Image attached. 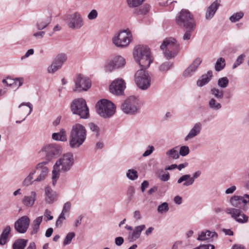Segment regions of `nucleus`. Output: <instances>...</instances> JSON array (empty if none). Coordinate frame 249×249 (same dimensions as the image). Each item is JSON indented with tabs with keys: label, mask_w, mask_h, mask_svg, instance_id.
Masks as SVG:
<instances>
[{
	"label": "nucleus",
	"mask_w": 249,
	"mask_h": 249,
	"mask_svg": "<svg viewBox=\"0 0 249 249\" xmlns=\"http://www.w3.org/2000/svg\"><path fill=\"white\" fill-rule=\"evenodd\" d=\"M114 63V65L117 69H119L124 67L125 64V60L124 58L120 55L116 56L111 58Z\"/></svg>",
	"instance_id": "34"
},
{
	"label": "nucleus",
	"mask_w": 249,
	"mask_h": 249,
	"mask_svg": "<svg viewBox=\"0 0 249 249\" xmlns=\"http://www.w3.org/2000/svg\"><path fill=\"white\" fill-rule=\"evenodd\" d=\"M186 32L184 34L183 39L184 40H189L191 37V32L193 31L194 30H189V29H185Z\"/></svg>",
	"instance_id": "55"
},
{
	"label": "nucleus",
	"mask_w": 249,
	"mask_h": 249,
	"mask_svg": "<svg viewBox=\"0 0 249 249\" xmlns=\"http://www.w3.org/2000/svg\"><path fill=\"white\" fill-rule=\"evenodd\" d=\"M169 210L168 204L167 202H163L158 206V211L159 213H166Z\"/></svg>",
	"instance_id": "50"
},
{
	"label": "nucleus",
	"mask_w": 249,
	"mask_h": 249,
	"mask_svg": "<svg viewBox=\"0 0 249 249\" xmlns=\"http://www.w3.org/2000/svg\"><path fill=\"white\" fill-rule=\"evenodd\" d=\"M96 109L97 113L104 118L111 117L116 111L114 104L107 99H102L98 101L96 105Z\"/></svg>",
	"instance_id": "6"
},
{
	"label": "nucleus",
	"mask_w": 249,
	"mask_h": 249,
	"mask_svg": "<svg viewBox=\"0 0 249 249\" xmlns=\"http://www.w3.org/2000/svg\"><path fill=\"white\" fill-rule=\"evenodd\" d=\"M74 158L71 153L64 154L55 162L53 166L52 171V184L55 186L60 173H65L69 172L74 164Z\"/></svg>",
	"instance_id": "1"
},
{
	"label": "nucleus",
	"mask_w": 249,
	"mask_h": 249,
	"mask_svg": "<svg viewBox=\"0 0 249 249\" xmlns=\"http://www.w3.org/2000/svg\"><path fill=\"white\" fill-rule=\"evenodd\" d=\"M48 163V161H43L36 165V169L40 171V173L35 179V182L42 181L46 178L49 173V168L45 165Z\"/></svg>",
	"instance_id": "19"
},
{
	"label": "nucleus",
	"mask_w": 249,
	"mask_h": 249,
	"mask_svg": "<svg viewBox=\"0 0 249 249\" xmlns=\"http://www.w3.org/2000/svg\"><path fill=\"white\" fill-rule=\"evenodd\" d=\"M45 200L48 203H52L57 199V194L50 187L45 188Z\"/></svg>",
	"instance_id": "26"
},
{
	"label": "nucleus",
	"mask_w": 249,
	"mask_h": 249,
	"mask_svg": "<svg viewBox=\"0 0 249 249\" xmlns=\"http://www.w3.org/2000/svg\"><path fill=\"white\" fill-rule=\"evenodd\" d=\"M36 170H32L29 175L24 179L22 182V185L24 186H28L32 184L35 181L33 180V176L36 173Z\"/></svg>",
	"instance_id": "39"
},
{
	"label": "nucleus",
	"mask_w": 249,
	"mask_h": 249,
	"mask_svg": "<svg viewBox=\"0 0 249 249\" xmlns=\"http://www.w3.org/2000/svg\"><path fill=\"white\" fill-rule=\"evenodd\" d=\"M202 59L197 57L195 59L189 66L184 71L183 75L185 77H190L196 71L197 69L202 62Z\"/></svg>",
	"instance_id": "21"
},
{
	"label": "nucleus",
	"mask_w": 249,
	"mask_h": 249,
	"mask_svg": "<svg viewBox=\"0 0 249 249\" xmlns=\"http://www.w3.org/2000/svg\"><path fill=\"white\" fill-rule=\"evenodd\" d=\"M87 135V130L84 125L79 123L73 125L70 133V147L72 148H79L85 142Z\"/></svg>",
	"instance_id": "2"
},
{
	"label": "nucleus",
	"mask_w": 249,
	"mask_h": 249,
	"mask_svg": "<svg viewBox=\"0 0 249 249\" xmlns=\"http://www.w3.org/2000/svg\"><path fill=\"white\" fill-rule=\"evenodd\" d=\"M28 240L24 239H19L13 244V249H24L26 246Z\"/></svg>",
	"instance_id": "36"
},
{
	"label": "nucleus",
	"mask_w": 249,
	"mask_h": 249,
	"mask_svg": "<svg viewBox=\"0 0 249 249\" xmlns=\"http://www.w3.org/2000/svg\"><path fill=\"white\" fill-rule=\"evenodd\" d=\"M141 105V102L137 97L131 96L124 101L121 109L125 113L133 114L140 108Z\"/></svg>",
	"instance_id": "10"
},
{
	"label": "nucleus",
	"mask_w": 249,
	"mask_h": 249,
	"mask_svg": "<svg viewBox=\"0 0 249 249\" xmlns=\"http://www.w3.org/2000/svg\"><path fill=\"white\" fill-rule=\"evenodd\" d=\"M245 57L246 55L244 54H241L240 55H239L237 57V59H236L235 62L233 64L232 69H235L238 66L242 64L244 61Z\"/></svg>",
	"instance_id": "46"
},
{
	"label": "nucleus",
	"mask_w": 249,
	"mask_h": 249,
	"mask_svg": "<svg viewBox=\"0 0 249 249\" xmlns=\"http://www.w3.org/2000/svg\"><path fill=\"white\" fill-rule=\"evenodd\" d=\"M84 25V20L82 15L79 12H75L70 15L68 25L72 29H79Z\"/></svg>",
	"instance_id": "14"
},
{
	"label": "nucleus",
	"mask_w": 249,
	"mask_h": 249,
	"mask_svg": "<svg viewBox=\"0 0 249 249\" xmlns=\"http://www.w3.org/2000/svg\"><path fill=\"white\" fill-rule=\"evenodd\" d=\"M217 237V234L215 231H202L198 235L197 239L199 241H206Z\"/></svg>",
	"instance_id": "27"
},
{
	"label": "nucleus",
	"mask_w": 249,
	"mask_h": 249,
	"mask_svg": "<svg viewBox=\"0 0 249 249\" xmlns=\"http://www.w3.org/2000/svg\"><path fill=\"white\" fill-rule=\"evenodd\" d=\"M114 63L111 59L107 60L104 65V69L106 72H111L117 69Z\"/></svg>",
	"instance_id": "42"
},
{
	"label": "nucleus",
	"mask_w": 249,
	"mask_h": 249,
	"mask_svg": "<svg viewBox=\"0 0 249 249\" xmlns=\"http://www.w3.org/2000/svg\"><path fill=\"white\" fill-rule=\"evenodd\" d=\"M125 88V83L122 79L114 80L110 85V91L113 94L120 95L123 94Z\"/></svg>",
	"instance_id": "15"
},
{
	"label": "nucleus",
	"mask_w": 249,
	"mask_h": 249,
	"mask_svg": "<svg viewBox=\"0 0 249 249\" xmlns=\"http://www.w3.org/2000/svg\"><path fill=\"white\" fill-rule=\"evenodd\" d=\"M182 242L181 241H177L173 244L172 249H178L179 246L182 245Z\"/></svg>",
	"instance_id": "64"
},
{
	"label": "nucleus",
	"mask_w": 249,
	"mask_h": 249,
	"mask_svg": "<svg viewBox=\"0 0 249 249\" xmlns=\"http://www.w3.org/2000/svg\"><path fill=\"white\" fill-rule=\"evenodd\" d=\"M166 155L169 159L174 160H177L179 157V155L177 150V147H174L167 151L166 152Z\"/></svg>",
	"instance_id": "38"
},
{
	"label": "nucleus",
	"mask_w": 249,
	"mask_h": 249,
	"mask_svg": "<svg viewBox=\"0 0 249 249\" xmlns=\"http://www.w3.org/2000/svg\"><path fill=\"white\" fill-rule=\"evenodd\" d=\"M134 81L137 86L142 90L147 89L151 85V78L142 68L136 72Z\"/></svg>",
	"instance_id": "11"
},
{
	"label": "nucleus",
	"mask_w": 249,
	"mask_h": 249,
	"mask_svg": "<svg viewBox=\"0 0 249 249\" xmlns=\"http://www.w3.org/2000/svg\"><path fill=\"white\" fill-rule=\"evenodd\" d=\"M133 56L137 63L142 69L148 68L152 62L150 50L146 46H136L133 50Z\"/></svg>",
	"instance_id": "3"
},
{
	"label": "nucleus",
	"mask_w": 249,
	"mask_h": 249,
	"mask_svg": "<svg viewBox=\"0 0 249 249\" xmlns=\"http://www.w3.org/2000/svg\"><path fill=\"white\" fill-rule=\"evenodd\" d=\"M176 21L178 25L185 29L195 30L196 26L193 16L188 10H181L177 15Z\"/></svg>",
	"instance_id": "5"
},
{
	"label": "nucleus",
	"mask_w": 249,
	"mask_h": 249,
	"mask_svg": "<svg viewBox=\"0 0 249 249\" xmlns=\"http://www.w3.org/2000/svg\"><path fill=\"white\" fill-rule=\"evenodd\" d=\"M135 190L133 187L130 186L128 188L127 195L129 197H132L135 194Z\"/></svg>",
	"instance_id": "58"
},
{
	"label": "nucleus",
	"mask_w": 249,
	"mask_h": 249,
	"mask_svg": "<svg viewBox=\"0 0 249 249\" xmlns=\"http://www.w3.org/2000/svg\"><path fill=\"white\" fill-rule=\"evenodd\" d=\"M124 242V238L122 237H117L115 239V243L117 246L122 245Z\"/></svg>",
	"instance_id": "59"
},
{
	"label": "nucleus",
	"mask_w": 249,
	"mask_h": 249,
	"mask_svg": "<svg viewBox=\"0 0 249 249\" xmlns=\"http://www.w3.org/2000/svg\"><path fill=\"white\" fill-rule=\"evenodd\" d=\"M226 213L230 214L232 218H237L240 216H241L242 218H248L238 209L228 208L226 210Z\"/></svg>",
	"instance_id": "32"
},
{
	"label": "nucleus",
	"mask_w": 249,
	"mask_h": 249,
	"mask_svg": "<svg viewBox=\"0 0 249 249\" xmlns=\"http://www.w3.org/2000/svg\"><path fill=\"white\" fill-rule=\"evenodd\" d=\"M219 6L218 2L215 1L208 7L205 14V18L207 20L211 19L213 18Z\"/></svg>",
	"instance_id": "25"
},
{
	"label": "nucleus",
	"mask_w": 249,
	"mask_h": 249,
	"mask_svg": "<svg viewBox=\"0 0 249 249\" xmlns=\"http://www.w3.org/2000/svg\"><path fill=\"white\" fill-rule=\"evenodd\" d=\"M132 39L131 32L126 29L115 34L112 38V42L116 47L123 49L127 47Z\"/></svg>",
	"instance_id": "4"
},
{
	"label": "nucleus",
	"mask_w": 249,
	"mask_h": 249,
	"mask_svg": "<svg viewBox=\"0 0 249 249\" xmlns=\"http://www.w3.org/2000/svg\"><path fill=\"white\" fill-rule=\"evenodd\" d=\"M89 127L90 129V130L92 132H94L96 136L98 137L99 136V132L100 131V128L99 126L96 125V124L93 123H90L89 124Z\"/></svg>",
	"instance_id": "48"
},
{
	"label": "nucleus",
	"mask_w": 249,
	"mask_h": 249,
	"mask_svg": "<svg viewBox=\"0 0 249 249\" xmlns=\"http://www.w3.org/2000/svg\"><path fill=\"white\" fill-rule=\"evenodd\" d=\"M201 130V123L200 122L196 123L194 124L193 127L190 129L188 134L185 137V141H188L194 139L200 133Z\"/></svg>",
	"instance_id": "22"
},
{
	"label": "nucleus",
	"mask_w": 249,
	"mask_h": 249,
	"mask_svg": "<svg viewBox=\"0 0 249 249\" xmlns=\"http://www.w3.org/2000/svg\"><path fill=\"white\" fill-rule=\"evenodd\" d=\"M71 204L70 202H66L63 207L61 213L58 218H65L70 216Z\"/></svg>",
	"instance_id": "33"
},
{
	"label": "nucleus",
	"mask_w": 249,
	"mask_h": 249,
	"mask_svg": "<svg viewBox=\"0 0 249 249\" xmlns=\"http://www.w3.org/2000/svg\"><path fill=\"white\" fill-rule=\"evenodd\" d=\"M230 204L233 207L242 208L247 204H249V195L245 194L243 196L234 195L230 199Z\"/></svg>",
	"instance_id": "16"
},
{
	"label": "nucleus",
	"mask_w": 249,
	"mask_h": 249,
	"mask_svg": "<svg viewBox=\"0 0 249 249\" xmlns=\"http://www.w3.org/2000/svg\"><path fill=\"white\" fill-rule=\"evenodd\" d=\"M52 20V14L48 13L46 14L42 15L37 19L36 27L38 30H42L46 28L51 22Z\"/></svg>",
	"instance_id": "17"
},
{
	"label": "nucleus",
	"mask_w": 249,
	"mask_h": 249,
	"mask_svg": "<svg viewBox=\"0 0 249 249\" xmlns=\"http://www.w3.org/2000/svg\"><path fill=\"white\" fill-rule=\"evenodd\" d=\"M174 201L176 204L178 205H180L182 203V198L181 196H177L174 197Z\"/></svg>",
	"instance_id": "63"
},
{
	"label": "nucleus",
	"mask_w": 249,
	"mask_h": 249,
	"mask_svg": "<svg viewBox=\"0 0 249 249\" xmlns=\"http://www.w3.org/2000/svg\"><path fill=\"white\" fill-rule=\"evenodd\" d=\"M62 151L63 149L61 146L56 144L51 143L44 145L38 153L45 155V161L49 162L61 155Z\"/></svg>",
	"instance_id": "8"
},
{
	"label": "nucleus",
	"mask_w": 249,
	"mask_h": 249,
	"mask_svg": "<svg viewBox=\"0 0 249 249\" xmlns=\"http://www.w3.org/2000/svg\"><path fill=\"white\" fill-rule=\"evenodd\" d=\"M11 229L10 226H6L3 230L0 235V245L3 246L8 241L9 235L11 232Z\"/></svg>",
	"instance_id": "30"
},
{
	"label": "nucleus",
	"mask_w": 249,
	"mask_h": 249,
	"mask_svg": "<svg viewBox=\"0 0 249 249\" xmlns=\"http://www.w3.org/2000/svg\"><path fill=\"white\" fill-rule=\"evenodd\" d=\"M71 110L74 114L81 118L87 119L89 116V110L85 100L78 98L74 100L71 104Z\"/></svg>",
	"instance_id": "9"
},
{
	"label": "nucleus",
	"mask_w": 249,
	"mask_h": 249,
	"mask_svg": "<svg viewBox=\"0 0 249 249\" xmlns=\"http://www.w3.org/2000/svg\"><path fill=\"white\" fill-rule=\"evenodd\" d=\"M126 176L127 178L131 180H134L138 178V172L133 169H128L126 172Z\"/></svg>",
	"instance_id": "43"
},
{
	"label": "nucleus",
	"mask_w": 249,
	"mask_h": 249,
	"mask_svg": "<svg viewBox=\"0 0 249 249\" xmlns=\"http://www.w3.org/2000/svg\"><path fill=\"white\" fill-rule=\"evenodd\" d=\"M74 82L75 87L73 90L75 91H87L91 86L89 78L82 74H79L75 77Z\"/></svg>",
	"instance_id": "12"
},
{
	"label": "nucleus",
	"mask_w": 249,
	"mask_h": 249,
	"mask_svg": "<svg viewBox=\"0 0 249 249\" xmlns=\"http://www.w3.org/2000/svg\"><path fill=\"white\" fill-rule=\"evenodd\" d=\"M149 185V182L147 180H144L141 184V191L142 192H144L145 189L148 187Z\"/></svg>",
	"instance_id": "60"
},
{
	"label": "nucleus",
	"mask_w": 249,
	"mask_h": 249,
	"mask_svg": "<svg viewBox=\"0 0 249 249\" xmlns=\"http://www.w3.org/2000/svg\"><path fill=\"white\" fill-rule=\"evenodd\" d=\"M210 93L217 99H222L224 97V91L217 88H213L210 90Z\"/></svg>",
	"instance_id": "37"
},
{
	"label": "nucleus",
	"mask_w": 249,
	"mask_h": 249,
	"mask_svg": "<svg viewBox=\"0 0 249 249\" xmlns=\"http://www.w3.org/2000/svg\"><path fill=\"white\" fill-rule=\"evenodd\" d=\"M30 222V219H18L15 223V229L17 232L24 233L28 229Z\"/></svg>",
	"instance_id": "20"
},
{
	"label": "nucleus",
	"mask_w": 249,
	"mask_h": 249,
	"mask_svg": "<svg viewBox=\"0 0 249 249\" xmlns=\"http://www.w3.org/2000/svg\"><path fill=\"white\" fill-rule=\"evenodd\" d=\"M173 66L172 63L170 62H164L162 63L159 67V70L162 73H165L170 70Z\"/></svg>",
	"instance_id": "41"
},
{
	"label": "nucleus",
	"mask_w": 249,
	"mask_h": 249,
	"mask_svg": "<svg viewBox=\"0 0 249 249\" xmlns=\"http://www.w3.org/2000/svg\"><path fill=\"white\" fill-rule=\"evenodd\" d=\"M226 63L225 59L222 57L219 58L215 65V70L217 71H219L222 70L225 67Z\"/></svg>",
	"instance_id": "40"
},
{
	"label": "nucleus",
	"mask_w": 249,
	"mask_h": 249,
	"mask_svg": "<svg viewBox=\"0 0 249 249\" xmlns=\"http://www.w3.org/2000/svg\"><path fill=\"white\" fill-rule=\"evenodd\" d=\"M236 189V187L235 186H232L231 187L228 188L225 191V193L226 194H232Z\"/></svg>",
	"instance_id": "61"
},
{
	"label": "nucleus",
	"mask_w": 249,
	"mask_h": 249,
	"mask_svg": "<svg viewBox=\"0 0 249 249\" xmlns=\"http://www.w3.org/2000/svg\"><path fill=\"white\" fill-rule=\"evenodd\" d=\"M190 152V149L187 146H182L180 147L179 149V155L184 157L187 156Z\"/></svg>",
	"instance_id": "53"
},
{
	"label": "nucleus",
	"mask_w": 249,
	"mask_h": 249,
	"mask_svg": "<svg viewBox=\"0 0 249 249\" xmlns=\"http://www.w3.org/2000/svg\"><path fill=\"white\" fill-rule=\"evenodd\" d=\"M201 171H197L193 174L192 177L189 174L183 175L178 179V183L180 184L185 181L183 184L184 186L192 185L194 183L195 179L198 178L201 175Z\"/></svg>",
	"instance_id": "18"
},
{
	"label": "nucleus",
	"mask_w": 249,
	"mask_h": 249,
	"mask_svg": "<svg viewBox=\"0 0 249 249\" xmlns=\"http://www.w3.org/2000/svg\"><path fill=\"white\" fill-rule=\"evenodd\" d=\"M154 150H155V148H154V147L153 146H152V145H149L147 147V149L143 153L142 156L144 157H147V156H149L150 155H151L153 152Z\"/></svg>",
	"instance_id": "54"
},
{
	"label": "nucleus",
	"mask_w": 249,
	"mask_h": 249,
	"mask_svg": "<svg viewBox=\"0 0 249 249\" xmlns=\"http://www.w3.org/2000/svg\"><path fill=\"white\" fill-rule=\"evenodd\" d=\"M41 219H36L34 221L33 226V231H32V234H36L37 232L39 225L41 222Z\"/></svg>",
	"instance_id": "51"
},
{
	"label": "nucleus",
	"mask_w": 249,
	"mask_h": 249,
	"mask_svg": "<svg viewBox=\"0 0 249 249\" xmlns=\"http://www.w3.org/2000/svg\"><path fill=\"white\" fill-rule=\"evenodd\" d=\"M160 179L163 181H166L170 178V175L168 172H165L159 177Z\"/></svg>",
	"instance_id": "56"
},
{
	"label": "nucleus",
	"mask_w": 249,
	"mask_h": 249,
	"mask_svg": "<svg viewBox=\"0 0 249 249\" xmlns=\"http://www.w3.org/2000/svg\"><path fill=\"white\" fill-rule=\"evenodd\" d=\"M45 34V33L44 31H39L34 34L33 36L36 38H42L44 36Z\"/></svg>",
	"instance_id": "62"
},
{
	"label": "nucleus",
	"mask_w": 249,
	"mask_h": 249,
	"mask_svg": "<svg viewBox=\"0 0 249 249\" xmlns=\"http://www.w3.org/2000/svg\"><path fill=\"white\" fill-rule=\"evenodd\" d=\"M52 138L55 141L66 142L67 141V136L65 129L61 128L59 132L53 133Z\"/></svg>",
	"instance_id": "29"
},
{
	"label": "nucleus",
	"mask_w": 249,
	"mask_h": 249,
	"mask_svg": "<svg viewBox=\"0 0 249 249\" xmlns=\"http://www.w3.org/2000/svg\"><path fill=\"white\" fill-rule=\"evenodd\" d=\"M37 194L35 191H32L30 196H25L22 199V204L28 208L32 207L36 199Z\"/></svg>",
	"instance_id": "23"
},
{
	"label": "nucleus",
	"mask_w": 249,
	"mask_h": 249,
	"mask_svg": "<svg viewBox=\"0 0 249 249\" xmlns=\"http://www.w3.org/2000/svg\"><path fill=\"white\" fill-rule=\"evenodd\" d=\"M14 81V85L17 86V88L21 86L23 83V79L21 78L15 79Z\"/></svg>",
	"instance_id": "57"
},
{
	"label": "nucleus",
	"mask_w": 249,
	"mask_h": 249,
	"mask_svg": "<svg viewBox=\"0 0 249 249\" xmlns=\"http://www.w3.org/2000/svg\"><path fill=\"white\" fill-rule=\"evenodd\" d=\"M213 77V72L211 71H208L206 74H203L197 81V85L202 87L209 83Z\"/></svg>",
	"instance_id": "31"
},
{
	"label": "nucleus",
	"mask_w": 249,
	"mask_h": 249,
	"mask_svg": "<svg viewBox=\"0 0 249 249\" xmlns=\"http://www.w3.org/2000/svg\"><path fill=\"white\" fill-rule=\"evenodd\" d=\"M244 16V13L242 11L233 14L230 18V20L232 22H235L239 21Z\"/></svg>",
	"instance_id": "45"
},
{
	"label": "nucleus",
	"mask_w": 249,
	"mask_h": 249,
	"mask_svg": "<svg viewBox=\"0 0 249 249\" xmlns=\"http://www.w3.org/2000/svg\"><path fill=\"white\" fill-rule=\"evenodd\" d=\"M209 107L213 110H218L222 107L221 104L214 98H211L208 102Z\"/></svg>",
	"instance_id": "35"
},
{
	"label": "nucleus",
	"mask_w": 249,
	"mask_h": 249,
	"mask_svg": "<svg viewBox=\"0 0 249 249\" xmlns=\"http://www.w3.org/2000/svg\"><path fill=\"white\" fill-rule=\"evenodd\" d=\"M75 235V234L73 232H70L68 233L63 241V245L66 246L70 244L71 243L72 239L74 237Z\"/></svg>",
	"instance_id": "49"
},
{
	"label": "nucleus",
	"mask_w": 249,
	"mask_h": 249,
	"mask_svg": "<svg viewBox=\"0 0 249 249\" xmlns=\"http://www.w3.org/2000/svg\"><path fill=\"white\" fill-rule=\"evenodd\" d=\"M160 47L161 50L165 49L164 54L168 59L175 57L179 52V44L172 37L165 39Z\"/></svg>",
	"instance_id": "7"
},
{
	"label": "nucleus",
	"mask_w": 249,
	"mask_h": 249,
	"mask_svg": "<svg viewBox=\"0 0 249 249\" xmlns=\"http://www.w3.org/2000/svg\"><path fill=\"white\" fill-rule=\"evenodd\" d=\"M145 0H126V1L129 7L134 8L142 5Z\"/></svg>",
	"instance_id": "44"
},
{
	"label": "nucleus",
	"mask_w": 249,
	"mask_h": 249,
	"mask_svg": "<svg viewBox=\"0 0 249 249\" xmlns=\"http://www.w3.org/2000/svg\"><path fill=\"white\" fill-rule=\"evenodd\" d=\"M98 15L97 11L96 9L91 10L87 15L88 18L90 20L95 19Z\"/></svg>",
	"instance_id": "52"
},
{
	"label": "nucleus",
	"mask_w": 249,
	"mask_h": 249,
	"mask_svg": "<svg viewBox=\"0 0 249 249\" xmlns=\"http://www.w3.org/2000/svg\"><path fill=\"white\" fill-rule=\"evenodd\" d=\"M18 108L20 109V113L25 116L22 121H24L33 111V106L30 102L21 103L18 106Z\"/></svg>",
	"instance_id": "24"
},
{
	"label": "nucleus",
	"mask_w": 249,
	"mask_h": 249,
	"mask_svg": "<svg viewBox=\"0 0 249 249\" xmlns=\"http://www.w3.org/2000/svg\"><path fill=\"white\" fill-rule=\"evenodd\" d=\"M229 81L227 77H223L218 79L217 85L221 88H226L229 84Z\"/></svg>",
	"instance_id": "47"
},
{
	"label": "nucleus",
	"mask_w": 249,
	"mask_h": 249,
	"mask_svg": "<svg viewBox=\"0 0 249 249\" xmlns=\"http://www.w3.org/2000/svg\"><path fill=\"white\" fill-rule=\"evenodd\" d=\"M145 228L144 225H142L136 227L131 234L128 236L130 241L132 242L139 238L140 236L141 232Z\"/></svg>",
	"instance_id": "28"
},
{
	"label": "nucleus",
	"mask_w": 249,
	"mask_h": 249,
	"mask_svg": "<svg viewBox=\"0 0 249 249\" xmlns=\"http://www.w3.org/2000/svg\"><path fill=\"white\" fill-rule=\"evenodd\" d=\"M68 59L67 54L59 53L56 55L53 59L52 64L48 68V72L49 73H53L59 69H61L63 65L66 62Z\"/></svg>",
	"instance_id": "13"
}]
</instances>
